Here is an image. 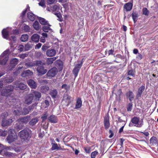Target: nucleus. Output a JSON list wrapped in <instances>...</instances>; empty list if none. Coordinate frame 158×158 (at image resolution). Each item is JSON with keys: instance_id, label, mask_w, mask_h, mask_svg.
<instances>
[{"instance_id": "1", "label": "nucleus", "mask_w": 158, "mask_h": 158, "mask_svg": "<svg viewBox=\"0 0 158 158\" xmlns=\"http://www.w3.org/2000/svg\"><path fill=\"white\" fill-rule=\"evenodd\" d=\"M13 106H14L15 110H13V113L15 115H26L28 114L29 112L36 106V104H33L31 106L28 107L24 108L23 109L21 107L20 102L18 99H12Z\"/></svg>"}, {"instance_id": "2", "label": "nucleus", "mask_w": 158, "mask_h": 158, "mask_svg": "<svg viewBox=\"0 0 158 158\" xmlns=\"http://www.w3.org/2000/svg\"><path fill=\"white\" fill-rule=\"evenodd\" d=\"M13 90V87L11 85H9L5 88L3 89L1 91V95L0 94V102H2L4 101L3 96H6L7 97L6 99H8L9 100L8 104L10 106H13L12 102H11L10 101H12V100L13 99H16L11 98L9 96L11 95Z\"/></svg>"}, {"instance_id": "3", "label": "nucleus", "mask_w": 158, "mask_h": 158, "mask_svg": "<svg viewBox=\"0 0 158 158\" xmlns=\"http://www.w3.org/2000/svg\"><path fill=\"white\" fill-rule=\"evenodd\" d=\"M11 29H4L2 31V34L4 38L11 41L10 43V45H12L15 43L16 40V38L14 35L10 36L11 34L14 35L18 32V30L16 29L11 30Z\"/></svg>"}, {"instance_id": "4", "label": "nucleus", "mask_w": 158, "mask_h": 158, "mask_svg": "<svg viewBox=\"0 0 158 158\" xmlns=\"http://www.w3.org/2000/svg\"><path fill=\"white\" fill-rule=\"evenodd\" d=\"M143 125V120L137 116H134L131 120V122L129 123V127L135 126L140 128Z\"/></svg>"}, {"instance_id": "5", "label": "nucleus", "mask_w": 158, "mask_h": 158, "mask_svg": "<svg viewBox=\"0 0 158 158\" xmlns=\"http://www.w3.org/2000/svg\"><path fill=\"white\" fill-rule=\"evenodd\" d=\"M8 135L6 139L7 141L9 143H10L15 141L17 139V136L15 133V130L12 129H10L8 131Z\"/></svg>"}, {"instance_id": "6", "label": "nucleus", "mask_w": 158, "mask_h": 158, "mask_svg": "<svg viewBox=\"0 0 158 158\" xmlns=\"http://www.w3.org/2000/svg\"><path fill=\"white\" fill-rule=\"evenodd\" d=\"M30 131L28 129H25L19 133V135L21 139L24 140H27L30 137Z\"/></svg>"}, {"instance_id": "7", "label": "nucleus", "mask_w": 158, "mask_h": 158, "mask_svg": "<svg viewBox=\"0 0 158 158\" xmlns=\"http://www.w3.org/2000/svg\"><path fill=\"white\" fill-rule=\"evenodd\" d=\"M9 50H6L0 56V63L1 64H5L8 60V54Z\"/></svg>"}, {"instance_id": "8", "label": "nucleus", "mask_w": 158, "mask_h": 158, "mask_svg": "<svg viewBox=\"0 0 158 158\" xmlns=\"http://www.w3.org/2000/svg\"><path fill=\"white\" fill-rule=\"evenodd\" d=\"M0 154L8 157L12 156L15 155L13 153L7 151L5 146L0 148Z\"/></svg>"}, {"instance_id": "9", "label": "nucleus", "mask_w": 158, "mask_h": 158, "mask_svg": "<svg viewBox=\"0 0 158 158\" xmlns=\"http://www.w3.org/2000/svg\"><path fill=\"white\" fill-rule=\"evenodd\" d=\"M78 62H80V63H78L75 65L73 70V74L75 77H77L83 64L82 62L79 61Z\"/></svg>"}, {"instance_id": "10", "label": "nucleus", "mask_w": 158, "mask_h": 158, "mask_svg": "<svg viewBox=\"0 0 158 158\" xmlns=\"http://www.w3.org/2000/svg\"><path fill=\"white\" fill-rule=\"evenodd\" d=\"M57 72V69L56 68L53 67L48 71L46 75L48 77H52L56 74Z\"/></svg>"}, {"instance_id": "11", "label": "nucleus", "mask_w": 158, "mask_h": 158, "mask_svg": "<svg viewBox=\"0 0 158 158\" xmlns=\"http://www.w3.org/2000/svg\"><path fill=\"white\" fill-rule=\"evenodd\" d=\"M13 122L12 119H9L7 120L4 119L2 121V126L3 127L9 126L11 125Z\"/></svg>"}, {"instance_id": "12", "label": "nucleus", "mask_w": 158, "mask_h": 158, "mask_svg": "<svg viewBox=\"0 0 158 158\" xmlns=\"http://www.w3.org/2000/svg\"><path fill=\"white\" fill-rule=\"evenodd\" d=\"M33 99V96L31 94H29L26 96L25 98V103L27 104H30Z\"/></svg>"}, {"instance_id": "13", "label": "nucleus", "mask_w": 158, "mask_h": 158, "mask_svg": "<svg viewBox=\"0 0 158 158\" xmlns=\"http://www.w3.org/2000/svg\"><path fill=\"white\" fill-rule=\"evenodd\" d=\"M31 94L33 95V98L34 97L35 99L38 101L39 100L41 96V94L37 91L32 90Z\"/></svg>"}, {"instance_id": "14", "label": "nucleus", "mask_w": 158, "mask_h": 158, "mask_svg": "<svg viewBox=\"0 0 158 158\" xmlns=\"http://www.w3.org/2000/svg\"><path fill=\"white\" fill-rule=\"evenodd\" d=\"M30 119V116H27L19 119L17 122H21L23 123H27Z\"/></svg>"}, {"instance_id": "15", "label": "nucleus", "mask_w": 158, "mask_h": 158, "mask_svg": "<svg viewBox=\"0 0 158 158\" xmlns=\"http://www.w3.org/2000/svg\"><path fill=\"white\" fill-rule=\"evenodd\" d=\"M133 5L132 2H129L124 4L123 8L126 11H130L131 10Z\"/></svg>"}, {"instance_id": "16", "label": "nucleus", "mask_w": 158, "mask_h": 158, "mask_svg": "<svg viewBox=\"0 0 158 158\" xmlns=\"http://www.w3.org/2000/svg\"><path fill=\"white\" fill-rule=\"evenodd\" d=\"M51 144L52 145V147L51 148L52 150H58L60 149V145L59 144L58 145L53 139L52 140Z\"/></svg>"}, {"instance_id": "17", "label": "nucleus", "mask_w": 158, "mask_h": 158, "mask_svg": "<svg viewBox=\"0 0 158 158\" xmlns=\"http://www.w3.org/2000/svg\"><path fill=\"white\" fill-rule=\"evenodd\" d=\"M145 89V87L144 85H142L138 89V93L136 95L137 98L141 97L142 93L144 90Z\"/></svg>"}, {"instance_id": "18", "label": "nucleus", "mask_w": 158, "mask_h": 158, "mask_svg": "<svg viewBox=\"0 0 158 158\" xmlns=\"http://www.w3.org/2000/svg\"><path fill=\"white\" fill-rule=\"evenodd\" d=\"M28 85L32 89H35L37 87V84L34 80L30 79L27 81Z\"/></svg>"}, {"instance_id": "19", "label": "nucleus", "mask_w": 158, "mask_h": 158, "mask_svg": "<svg viewBox=\"0 0 158 158\" xmlns=\"http://www.w3.org/2000/svg\"><path fill=\"white\" fill-rule=\"evenodd\" d=\"M37 71L41 75L45 74L47 72L46 69H44L43 66H38L37 68Z\"/></svg>"}, {"instance_id": "20", "label": "nucleus", "mask_w": 158, "mask_h": 158, "mask_svg": "<svg viewBox=\"0 0 158 158\" xmlns=\"http://www.w3.org/2000/svg\"><path fill=\"white\" fill-rule=\"evenodd\" d=\"M18 60L16 58H13L10 61V66L11 67L9 70H11L15 67V66L18 64Z\"/></svg>"}, {"instance_id": "21", "label": "nucleus", "mask_w": 158, "mask_h": 158, "mask_svg": "<svg viewBox=\"0 0 158 158\" xmlns=\"http://www.w3.org/2000/svg\"><path fill=\"white\" fill-rule=\"evenodd\" d=\"M48 120L50 122L53 123H56L58 121L57 117L54 115H51L48 117Z\"/></svg>"}, {"instance_id": "22", "label": "nucleus", "mask_w": 158, "mask_h": 158, "mask_svg": "<svg viewBox=\"0 0 158 158\" xmlns=\"http://www.w3.org/2000/svg\"><path fill=\"white\" fill-rule=\"evenodd\" d=\"M56 51L54 49H49L46 51V54L49 56H53L56 54Z\"/></svg>"}, {"instance_id": "23", "label": "nucleus", "mask_w": 158, "mask_h": 158, "mask_svg": "<svg viewBox=\"0 0 158 158\" xmlns=\"http://www.w3.org/2000/svg\"><path fill=\"white\" fill-rule=\"evenodd\" d=\"M104 126L105 128L106 129H107L110 127V123L108 117H106L104 118Z\"/></svg>"}, {"instance_id": "24", "label": "nucleus", "mask_w": 158, "mask_h": 158, "mask_svg": "<svg viewBox=\"0 0 158 158\" xmlns=\"http://www.w3.org/2000/svg\"><path fill=\"white\" fill-rule=\"evenodd\" d=\"M33 74V73L29 70H27L26 71H24L21 74V76L22 77H24L26 76H31Z\"/></svg>"}, {"instance_id": "25", "label": "nucleus", "mask_w": 158, "mask_h": 158, "mask_svg": "<svg viewBox=\"0 0 158 158\" xmlns=\"http://www.w3.org/2000/svg\"><path fill=\"white\" fill-rule=\"evenodd\" d=\"M40 38V36L36 34H33L31 37L32 40L35 42H38L39 41Z\"/></svg>"}, {"instance_id": "26", "label": "nucleus", "mask_w": 158, "mask_h": 158, "mask_svg": "<svg viewBox=\"0 0 158 158\" xmlns=\"http://www.w3.org/2000/svg\"><path fill=\"white\" fill-rule=\"evenodd\" d=\"M150 141L151 145L153 146L157 144L158 140L156 137L153 136L150 139Z\"/></svg>"}, {"instance_id": "27", "label": "nucleus", "mask_w": 158, "mask_h": 158, "mask_svg": "<svg viewBox=\"0 0 158 158\" xmlns=\"http://www.w3.org/2000/svg\"><path fill=\"white\" fill-rule=\"evenodd\" d=\"M82 101L81 98H78L76 102L75 108L78 109L80 108L82 105Z\"/></svg>"}, {"instance_id": "28", "label": "nucleus", "mask_w": 158, "mask_h": 158, "mask_svg": "<svg viewBox=\"0 0 158 158\" xmlns=\"http://www.w3.org/2000/svg\"><path fill=\"white\" fill-rule=\"evenodd\" d=\"M27 17L30 20L33 21L35 19L36 16L32 13L29 12L27 14Z\"/></svg>"}, {"instance_id": "29", "label": "nucleus", "mask_w": 158, "mask_h": 158, "mask_svg": "<svg viewBox=\"0 0 158 158\" xmlns=\"http://www.w3.org/2000/svg\"><path fill=\"white\" fill-rule=\"evenodd\" d=\"M16 87L20 89H26L27 87V86L25 84L21 83L19 84H18L17 85L16 84Z\"/></svg>"}, {"instance_id": "30", "label": "nucleus", "mask_w": 158, "mask_h": 158, "mask_svg": "<svg viewBox=\"0 0 158 158\" xmlns=\"http://www.w3.org/2000/svg\"><path fill=\"white\" fill-rule=\"evenodd\" d=\"M39 21L40 23L43 25H47L48 26H51V25H50L48 23V22L47 21H46V20L44 18L40 17L39 18Z\"/></svg>"}, {"instance_id": "31", "label": "nucleus", "mask_w": 158, "mask_h": 158, "mask_svg": "<svg viewBox=\"0 0 158 158\" xmlns=\"http://www.w3.org/2000/svg\"><path fill=\"white\" fill-rule=\"evenodd\" d=\"M126 96L127 98H129V100L130 101H131L133 100L134 98V95L132 92L129 91L126 93Z\"/></svg>"}, {"instance_id": "32", "label": "nucleus", "mask_w": 158, "mask_h": 158, "mask_svg": "<svg viewBox=\"0 0 158 158\" xmlns=\"http://www.w3.org/2000/svg\"><path fill=\"white\" fill-rule=\"evenodd\" d=\"M24 125L21 122H18L15 125V128L17 130H20L23 128Z\"/></svg>"}, {"instance_id": "33", "label": "nucleus", "mask_w": 158, "mask_h": 158, "mask_svg": "<svg viewBox=\"0 0 158 158\" xmlns=\"http://www.w3.org/2000/svg\"><path fill=\"white\" fill-rule=\"evenodd\" d=\"M138 16V14L135 12H133L131 16L135 23L137 22Z\"/></svg>"}, {"instance_id": "34", "label": "nucleus", "mask_w": 158, "mask_h": 158, "mask_svg": "<svg viewBox=\"0 0 158 158\" xmlns=\"http://www.w3.org/2000/svg\"><path fill=\"white\" fill-rule=\"evenodd\" d=\"M49 89V87L46 85L42 86L40 88V91L42 93H46Z\"/></svg>"}, {"instance_id": "35", "label": "nucleus", "mask_w": 158, "mask_h": 158, "mask_svg": "<svg viewBox=\"0 0 158 158\" xmlns=\"http://www.w3.org/2000/svg\"><path fill=\"white\" fill-rule=\"evenodd\" d=\"M56 58V57H52L48 58L47 60V63L48 64H52L53 61H55Z\"/></svg>"}, {"instance_id": "36", "label": "nucleus", "mask_w": 158, "mask_h": 158, "mask_svg": "<svg viewBox=\"0 0 158 158\" xmlns=\"http://www.w3.org/2000/svg\"><path fill=\"white\" fill-rule=\"evenodd\" d=\"M38 121L37 118H34L31 119L29 122L30 125L33 126L35 125Z\"/></svg>"}, {"instance_id": "37", "label": "nucleus", "mask_w": 158, "mask_h": 158, "mask_svg": "<svg viewBox=\"0 0 158 158\" xmlns=\"http://www.w3.org/2000/svg\"><path fill=\"white\" fill-rule=\"evenodd\" d=\"M28 35L27 34H23V35L21 38L20 40L22 42L26 41L28 39Z\"/></svg>"}, {"instance_id": "38", "label": "nucleus", "mask_w": 158, "mask_h": 158, "mask_svg": "<svg viewBox=\"0 0 158 158\" xmlns=\"http://www.w3.org/2000/svg\"><path fill=\"white\" fill-rule=\"evenodd\" d=\"M43 31L45 32H48L49 31L50 32L52 31V29L49 27L44 26L42 27Z\"/></svg>"}, {"instance_id": "39", "label": "nucleus", "mask_w": 158, "mask_h": 158, "mask_svg": "<svg viewBox=\"0 0 158 158\" xmlns=\"http://www.w3.org/2000/svg\"><path fill=\"white\" fill-rule=\"evenodd\" d=\"M50 94L53 98H55L57 94V90L56 89H54L52 90L50 92Z\"/></svg>"}, {"instance_id": "40", "label": "nucleus", "mask_w": 158, "mask_h": 158, "mask_svg": "<svg viewBox=\"0 0 158 158\" xmlns=\"http://www.w3.org/2000/svg\"><path fill=\"white\" fill-rule=\"evenodd\" d=\"M62 89H64L66 91H68L70 89V86L66 84H63L61 86Z\"/></svg>"}, {"instance_id": "41", "label": "nucleus", "mask_w": 158, "mask_h": 158, "mask_svg": "<svg viewBox=\"0 0 158 158\" xmlns=\"http://www.w3.org/2000/svg\"><path fill=\"white\" fill-rule=\"evenodd\" d=\"M39 23L38 22L35 21L33 24V26L35 30L38 31L39 29Z\"/></svg>"}, {"instance_id": "42", "label": "nucleus", "mask_w": 158, "mask_h": 158, "mask_svg": "<svg viewBox=\"0 0 158 158\" xmlns=\"http://www.w3.org/2000/svg\"><path fill=\"white\" fill-rule=\"evenodd\" d=\"M43 63L41 61H37L36 62V63L33 64H30L29 65H28L30 67L32 66L35 65L39 66L40 65H41Z\"/></svg>"}, {"instance_id": "43", "label": "nucleus", "mask_w": 158, "mask_h": 158, "mask_svg": "<svg viewBox=\"0 0 158 158\" xmlns=\"http://www.w3.org/2000/svg\"><path fill=\"white\" fill-rule=\"evenodd\" d=\"M122 92L121 89L118 90L117 93H116V95L118 96V100L119 101L121 100V96L122 95Z\"/></svg>"}, {"instance_id": "44", "label": "nucleus", "mask_w": 158, "mask_h": 158, "mask_svg": "<svg viewBox=\"0 0 158 158\" xmlns=\"http://www.w3.org/2000/svg\"><path fill=\"white\" fill-rule=\"evenodd\" d=\"M143 14L146 16H148L149 14V11L146 8H143L142 9Z\"/></svg>"}, {"instance_id": "45", "label": "nucleus", "mask_w": 158, "mask_h": 158, "mask_svg": "<svg viewBox=\"0 0 158 158\" xmlns=\"http://www.w3.org/2000/svg\"><path fill=\"white\" fill-rule=\"evenodd\" d=\"M48 44H46L43 45L42 48V49L43 51H45L50 46L48 45Z\"/></svg>"}, {"instance_id": "46", "label": "nucleus", "mask_w": 158, "mask_h": 158, "mask_svg": "<svg viewBox=\"0 0 158 158\" xmlns=\"http://www.w3.org/2000/svg\"><path fill=\"white\" fill-rule=\"evenodd\" d=\"M7 134V131H3L2 130H0V136H5Z\"/></svg>"}, {"instance_id": "47", "label": "nucleus", "mask_w": 158, "mask_h": 158, "mask_svg": "<svg viewBox=\"0 0 158 158\" xmlns=\"http://www.w3.org/2000/svg\"><path fill=\"white\" fill-rule=\"evenodd\" d=\"M31 47V46L29 44H25L24 48V51H28L30 50Z\"/></svg>"}, {"instance_id": "48", "label": "nucleus", "mask_w": 158, "mask_h": 158, "mask_svg": "<svg viewBox=\"0 0 158 158\" xmlns=\"http://www.w3.org/2000/svg\"><path fill=\"white\" fill-rule=\"evenodd\" d=\"M98 154L97 151H95L91 153V158H95L97 155Z\"/></svg>"}, {"instance_id": "49", "label": "nucleus", "mask_w": 158, "mask_h": 158, "mask_svg": "<svg viewBox=\"0 0 158 158\" xmlns=\"http://www.w3.org/2000/svg\"><path fill=\"white\" fill-rule=\"evenodd\" d=\"M59 6H57V5H54L53 6L52 8V10L53 11V12H55V11H57V10H59Z\"/></svg>"}, {"instance_id": "50", "label": "nucleus", "mask_w": 158, "mask_h": 158, "mask_svg": "<svg viewBox=\"0 0 158 158\" xmlns=\"http://www.w3.org/2000/svg\"><path fill=\"white\" fill-rule=\"evenodd\" d=\"M14 80L13 77H10L9 78L5 80L6 82L7 83H10L12 82Z\"/></svg>"}, {"instance_id": "51", "label": "nucleus", "mask_w": 158, "mask_h": 158, "mask_svg": "<svg viewBox=\"0 0 158 158\" xmlns=\"http://www.w3.org/2000/svg\"><path fill=\"white\" fill-rule=\"evenodd\" d=\"M23 30L26 32L30 30V28L29 26L27 25L24 24Z\"/></svg>"}, {"instance_id": "52", "label": "nucleus", "mask_w": 158, "mask_h": 158, "mask_svg": "<svg viewBox=\"0 0 158 158\" xmlns=\"http://www.w3.org/2000/svg\"><path fill=\"white\" fill-rule=\"evenodd\" d=\"M64 99L69 101V103H70V100L71 98V97L67 95H64Z\"/></svg>"}, {"instance_id": "53", "label": "nucleus", "mask_w": 158, "mask_h": 158, "mask_svg": "<svg viewBox=\"0 0 158 158\" xmlns=\"http://www.w3.org/2000/svg\"><path fill=\"white\" fill-rule=\"evenodd\" d=\"M132 103H129L127 107V110L128 111H131L132 110Z\"/></svg>"}, {"instance_id": "54", "label": "nucleus", "mask_w": 158, "mask_h": 158, "mask_svg": "<svg viewBox=\"0 0 158 158\" xmlns=\"http://www.w3.org/2000/svg\"><path fill=\"white\" fill-rule=\"evenodd\" d=\"M84 149L86 153H89L91 152L90 148L89 147H84Z\"/></svg>"}, {"instance_id": "55", "label": "nucleus", "mask_w": 158, "mask_h": 158, "mask_svg": "<svg viewBox=\"0 0 158 158\" xmlns=\"http://www.w3.org/2000/svg\"><path fill=\"white\" fill-rule=\"evenodd\" d=\"M56 0H47V2L48 5L54 4L56 2Z\"/></svg>"}, {"instance_id": "56", "label": "nucleus", "mask_w": 158, "mask_h": 158, "mask_svg": "<svg viewBox=\"0 0 158 158\" xmlns=\"http://www.w3.org/2000/svg\"><path fill=\"white\" fill-rule=\"evenodd\" d=\"M135 74L134 72L132 70H131L128 71V75L130 76H133Z\"/></svg>"}, {"instance_id": "57", "label": "nucleus", "mask_w": 158, "mask_h": 158, "mask_svg": "<svg viewBox=\"0 0 158 158\" xmlns=\"http://www.w3.org/2000/svg\"><path fill=\"white\" fill-rule=\"evenodd\" d=\"M48 115L47 113H45L41 116V118L42 119L43 121H44L47 119V118Z\"/></svg>"}, {"instance_id": "58", "label": "nucleus", "mask_w": 158, "mask_h": 158, "mask_svg": "<svg viewBox=\"0 0 158 158\" xmlns=\"http://www.w3.org/2000/svg\"><path fill=\"white\" fill-rule=\"evenodd\" d=\"M28 8L29 9H30V7L28 6H27V9H26L25 10H24V11H23V12L22 13L21 15V16L22 17H23V16H24V15H25V14L27 11V9H28Z\"/></svg>"}, {"instance_id": "59", "label": "nucleus", "mask_w": 158, "mask_h": 158, "mask_svg": "<svg viewBox=\"0 0 158 158\" xmlns=\"http://www.w3.org/2000/svg\"><path fill=\"white\" fill-rule=\"evenodd\" d=\"M24 48V47L23 45H20L18 47V50L20 52L23 51Z\"/></svg>"}, {"instance_id": "60", "label": "nucleus", "mask_w": 158, "mask_h": 158, "mask_svg": "<svg viewBox=\"0 0 158 158\" xmlns=\"http://www.w3.org/2000/svg\"><path fill=\"white\" fill-rule=\"evenodd\" d=\"M139 133L141 134H143L146 137H148L149 135V133L148 132H139Z\"/></svg>"}, {"instance_id": "61", "label": "nucleus", "mask_w": 158, "mask_h": 158, "mask_svg": "<svg viewBox=\"0 0 158 158\" xmlns=\"http://www.w3.org/2000/svg\"><path fill=\"white\" fill-rule=\"evenodd\" d=\"M8 114L7 112H5L3 113L2 115V118H5L7 117Z\"/></svg>"}, {"instance_id": "62", "label": "nucleus", "mask_w": 158, "mask_h": 158, "mask_svg": "<svg viewBox=\"0 0 158 158\" xmlns=\"http://www.w3.org/2000/svg\"><path fill=\"white\" fill-rule=\"evenodd\" d=\"M27 55V54H22L19 55L20 58L22 59H24L26 57Z\"/></svg>"}, {"instance_id": "63", "label": "nucleus", "mask_w": 158, "mask_h": 158, "mask_svg": "<svg viewBox=\"0 0 158 158\" xmlns=\"http://www.w3.org/2000/svg\"><path fill=\"white\" fill-rule=\"evenodd\" d=\"M38 4L40 6H41L43 7H45L46 6L45 2H39Z\"/></svg>"}, {"instance_id": "64", "label": "nucleus", "mask_w": 158, "mask_h": 158, "mask_svg": "<svg viewBox=\"0 0 158 158\" xmlns=\"http://www.w3.org/2000/svg\"><path fill=\"white\" fill-rule=\"evenodd\" d=\"M55 15L57 16V17L59 19V21H62V20L61 19V15H60V14L59 13H56Z\"/></svg>"}]
</instances>
